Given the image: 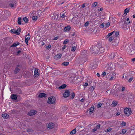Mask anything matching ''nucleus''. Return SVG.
Here are the masks:
<instances>
[{
    "label": "nucleus",
    "instance_id": "obj_1",
    "mask_svg": "<svg viewBox=\"0 0 135 135\" xmlns=\"http://www.w3.org/2000/svg\"><path fill=\"white\" fill-rule=\"evenodd\" d=\"M135 49V45L133 44L130 45L129 47L128 51L129 54H132L134 52V49Z\"/></svg>",
    "mask_w": 135,
    "mask_h": 135
},
{
    "label": "nucleus",
    "instance_id": "obj_2",
    "mask_svg": "<svg viewBox=\"0 0 135 135\" xmlns=\"http://www.w3.org/2000/svg\"><path fill=\"white\" fill-rule=\"evenodd\" d=\"M56 100V99L54 97H51L48 98L47 103L50 104H52L54 103Z\"/></svg>",
    "mask_w": 135,
    "mask_h": 135
},
{
    "label": "nucleus",
    "instance_id": "obj_3",
    "mask_svg": "<svg viewBox=\"0 0 135 135\" xmlns=\"http://www.w3.org/2000/svg\"><path fill=\"white\" fill-rule=\"evenodd\" d=\"M124 112L126 115L127 116H129L131 115L132 112L130 108H126L124 110Z\"/></svg>",
    "mask_w": 135,
    "mask_h": 135
},
{
    "label": "nucleus",
    "instance_id": "obj_4",
    "mask_svg": "<svg viewBox=\"0 0 135 135\" xmlns=\"http://www.w3.org/2000/svg\"><path fill=\"white\" fill-rule=\"evenodd\" d=\"M30 38V35L28 34L26 36L25 38V42L28 45V41Z\"/></svg>",
    "mask_w": 135,
    "mask_h": 135
},
{
    "label": "nucleus",
    "instance_id": "obj_5",
    "mask_svg": "<svg viewBox=\"0 0 135 135\" xmlns=\"http://www.w3.org/2000/svg\"><path fill=\"white\" fill-rule=\"evenodd\" d=\"M37 113V112L35 110H32L29 112L28 115L30 116H32L35 115Z\"/></svg>",
    "mask_w": 135,
    "mask_h": 135
},
{
    "label": "nucleus",
    "instance_id": "obj_6",
    "mask_svg": "<svg viewBox=\"0 0 135 135\" xmlns=\"http://www.w3.org/2000/svg\"><path fill=\"white\" fill-rule=\"evenodd\" d=\"M70 92L69 90H66L63 94V96L65 97H67L70 95Z\"/></svg>",
    "mask_w": 135,
    "mask_h": 135
},
{
    "label": "nucleus",
    "instance_id": "obj_7",
    "mask_svg": "<svg viewBox=\"0 0 135 135\" xmlns=\"http://www.w3.org/2000/svg\"><path fill=\"white\" fill-rule=\"evenodd\" d=\"M119 42V41L117 39H115L113 40L112 42V45L115 46H117Z\"/></svg>",
    "mask_w": 135,
    "mask_h": 135
},
{
    "label": "nucleus",
    "instance_id": "obj_8",
    "mask_svg": "<svg viewBox=\"0 0 135 135\" xmlns=\"http://www.w3.org/2000/svg\"><path fill=\"white\" fill-rule=\"evenodd\" d=\"M62 54H59L54 56V58L56 60H59L61 57Z\"/></svg>",
    "mask_w": 135,
    "mask_h": 135
},
{
    "label": "nucleus",
    "instance_id": "obj_9",
    "mask_svg": "<svg viewBox=\"0 0 135 135\" xmlns=\"http://www.w3.org/2000/svg\"><path fill=\"white\" fill-rule=\"evenodd\" d=\"M39 73L37 69H35L34 71V76L36 77H38L39 76Z\"/></svg>",
    "mask_w": 135,
    "mask_h": 135
},
{
    "label": "nucleus",
    "instance_id": "obj_10",
    "mask_svg": "<svg viewBox=\"0 0 135 135\" xmlns=\"http://www.w3.org/2000/svg\"><path fill=\"white\" fill-rule=\"evenodd\" d=\"M47 127L48 128L50 129H52L54 127V124L52 123H50L48 124Z\"/></svg>",
    "mask_w": 135,
    "mask_h": 135
},
{
    "label": "nucleus",
    "instance_id": "obj_11",
    "mask_svg": "<svg viewBox=\"0 0 135 135\" xmlns=\"http://www.w3.org/2000/svg\"><path fill=\"white\" fill-rule=\"evenodd\" d=\"M125 26H126V25L129 24L130 23V21L129 19L128 18H127L126 20V21L124 22Z\"/></svg>",
    "mask_w": 135,
    "mask_h": 135
},
{
    "label": "nucleus",
    "instance_id": "obj_12",
    "mask_svg": "<svg viewBox=\"0 0 135 135\" xmlns=\"http://www.w3.org/2000/svg\"><path fill=\"white\" fill-rule=\"evenodd\" d=\"M70 29V27L69 26H68L66 27H65L64 29V31H69Z\"/></svg>",
    "mask_w": 135,
    "mask_h": 135
},
{
    "label": "nucleus",
    "instance_id": "obj_13",
    "mask_svg": "<svg viewBox=\"0 0 135 135\" xmlns=\"http://www.w3.org/2000/svg\"><path fill=\"white\" fill-rule=\"evenodd\" d=\"M94 110V107H91L90 109L89 110V114H91L93 112V111Z\"/></svg>",
    "mask_w": 135,
    "mask_h": 135
},
{
    "label": "nucleus",
    "instance_id": "obj_14",
    "mask_svg": "<svg viewBox=\"0 0 135 135\" xmlns=\"http://www.w3.org/2000/svg\"><path fill=\"white\" fill-rule=\"evenodd\" d=\"M115 56V55L114 52H113L109 55V58L112 59Z\"/></svg>",
    "mask_w": 135,
    "mask_h": 135
},
{
    "label": "nucleus",
    "instance_id": "obj_15",
    "mask_svg": "<svg viewBox=\"0 0 135 135\" xmlns=\"http://www.w3.org/2000/svg\"><path fill=\"white\" fill-rule=\"evenodd\" d=\"M130 9L128 8H126L124 11V15H126L129 12V11Z\"/></svg>",
    "mask_w": 135,
    "mask_h": 135
},
{
    "label": "nucleus",
    "instance_id": "obj_16",
    "mask_svg": "<svg viewBox=\"0 0 135 135\" xmlns=\"http://www.w3.org/2000/svg\"><path fill=\"white\" fill-rule=\"evenodd\" d=\"M46 96V94L43 93H40L39 95V96L41 98L45 97Z\"/></svg>",
    "mask_w": 135,
    "mask_h": 135
},
{
    "label": "nucleus",
    "instance_id": "obj_17",
    "mask_svg": "<svg viewBox=\"0 0 135 135\" xmlns=\"http://www.w3.org/2000/svg\"><path fill=\"white\" fill-rule=\"evenodd\" d=\"M66 86V84H64L60 87H58V89H64Z\"/></svg>",
    "mask_w": 135,
    "mask_h": 135
},
{
    "label": "nucleus",
    "instance_id": "obj_18",
    "mask_svg": "<svg viewBox=\"0 0 135 135\" xmlns=\"http://www.w3.org/2000/svg\"><path fill=\"white\" fill-rule=\"evenodd\" d=\"M2 117L5 119H7L9 117V115L7 114H4L2 115Z\"/></svg>",
    "mask_w": 135,
    "mask_h": 135
},
{
    "label": "nucleus",
    "instance_id": "obj_19",
    "mask_svg": "<svg viewBox=\"0 0 135 135\" xmlns=\"http://www.w3.org/2000/svg\"><path fill=\"white\" fill-rule=\"evenodd\" d=\"M11 97L12 99L16 100L17 99V97L16 95L13 94L11 96Z\"/></svg>",
    "mask_w": 135,
    "mask_h": 135
},
{
    "label": "nucleus",
    "instance_id": "obj_20",
    "mask_svg": "<svg viewBox=\"0 0 135 135\" xmlns=\"http://www.w3.org/2000/svg\"><path fill=\"white\" fill-rule=\"evenodd\" d=\"M100 53L103 52L104 51V49L103 47H101L100 48L99 50Z\"/></svg>",
    "mask_w": 135,
    "mask_h": 135
},
{
    "label": "nucleus",
    "instance_id": "obj_21",
    "mask_svg": "<svg viewBox=\"0 0 135 135\" xmlns=\"http://www.w3.org/2000/svg\"><path fill=\"white\" fill-rule=\"evenodd\" d=\"M76 131L75 129H74L70 133V135H74L76 133Z\"/></svg>",
    "mask_w": 135,
    "mask_h": 135
},
{
    "label": "nucleus",
    "instance_id": "obj_22",
    "mask_svg": "<svg viewBox=\"0 0 135 135\" xmlns=\"http://www.w3.org/2000/svg\"><path fill=\"white\" fill-rule=\"evenodd\" d=\"M19 44L18 42L15 43L13 44L11 46V47H16L17 45H19Z\"/></svg>",
    "mask_w": 135,
    "mask_h": 135
},
{
    "label": "nucleus",
    "instance_id": "obj_23",
    "mask_svg": "<svg viewBox=\"0 0 135 135\" xmlns=\"http://www.w3.org/2000/svg\"><path fill=\"white\" fill-rule=\"evenodd\" d=\"M114 36H112L109 37L108 38V40L110 42H111L114 38Z\"/></svg>",
    "mask_w": 135,
    "mask_h": 135
},
{
    "label": "nucleus",
    "instance_id": "obj_24",
    "mask_svg": "<svg viewBox=\"0 0 135 135\" xmlns=\"http://www.w3.org/2000/svg\"><path fill=\"white\" fill-rule=\"evenodd\" d=\"M117 103V102L116 101H114L113 102L111 105L113 107H114L116 106Z\"/></svg>",
    "mask_w": 135,
    "mask_h": 135
},
{
    "label": "nucleus",
    "instance_id": "obj_25",
    "mask_svg": "<svg viewBox=\"0 0 135 135\" xmlns=\"http://www.w3.org/2000/svg\"><path fill=\"white\" fill-rule=\"evenodd\" d=\"M114 32L113 31L111 33H108L106 36V37L108 38H109V37H111L112 35L114 33Z\"/></svg>",
    "mask_w": 135,
    "mask_h": 135
},
{
    "label": "nucleus",
    "instance_id": "obj_26",
    "mask_svg": "<svg viewBox=\"0 0 135 135\" xmlns=\"http://www.w3.org/2000/svg\"><path fill=\"white\" fill-rule=\"evenodd\" d=\"M95 88V86H94L91 87L89 88V90L90 91H93L94 89Z\"/></svg>",
    "mask_w": 135,
    "mask_h": 135
},
{
    "label": "nucleus",
    "instance_id": "obj_27",
    "mask_svg": "<svg viewBox=\"0 0 135 135\" xmlns=\"http://www.w3.org/2000/svg\"><path fill=\"white\" fill-rule=\"evenodd\" d=\"M21 30L19 28L17 30H16V34L17 35H19L20 33L21 32Z\"/></svg>",
    "mask_w": 135,
    "mask_h": 135
},
{
    "label": "nucleus",
    "instance_id": "obj_28",
    "mask_svg": "<svg viewBox=\"0 0 135 135\" xmlns=\"http://www.w3.org/2000/svg\"><path fill=\"white\" fill-rule=\"evenodd\" d=\"M69 63V62H64L62 64V65L64 66H67L68 65Z\"/></svg>",
    "mask_w": 135,
    "mask_h": 135
},
{
    "label": "nucleus",
    "instance_id": "obj_29",
    "mask_svg": "<svg viewBox=\"0 0 135 135\" xmlns=\"http://www.w3.org/2000/svg\"><path fill=\"white\" fill-rule=\"evenodd\" d=\"M127 132V130L126 129H123L122 130V133H121L122 134H125Z\"/></svg>",
    "mask_w": 135,
    "mask_h": 135
},
{
    "label": "nucleus",
    "instance_id": "obj_30",
    "mask_svg": "<svg viewBox=\"0 0 135 135\" xmlns=\"http://www.w3.org/2000/svg\"><path fill=\"white\" fill-rule=\"evenodd\" d=\"M76 47L75 46H73L72 47L71 51L73 52L76 49Z\"/></svg>",
    "mask_w": 135,
    "mask_h": 135
},
{
    "label": "nucleus",
    "instance_id": "obj_31",
    "mask_svg": "<svg viewBox=\"0 0 135 135\" xmlns=\"http://www.w3.org/2000/svg\"><path fill=\"white\" fill-rule=\"evenodd\" d=\"M23 20L25 23H27L28 22V19L26 17H24L23 18Z\"/></svg>",
    "mask_w": 135,
    "mask_h": 135
},
{
    "label": "nucleus",
    "instance_id": "obj_32",
    "mask_svg": "<svg viewBox=\"0 0 135 135\" xmlns=\"http://www.w3.org/2000/svg\"><path fill=\"white\" fill-rule=\"evenodd\" d=\"M17 22L20 25L21 24V18L20 17H19L18 18Z\"/></svg>",
    "mask_w": 135,
    "mask_h": 135
},
{
    "label": "nucleus",
    "instance_id": "obj_33",
    "mask_svg": "<svg viewBox=\"0 0 135 135\" xmlns=\"http://www.w3.org/2000/svg\"><path fill=\"white\" fill-rule=\"evenodd\" d=\"M38 18L37 16H34L32 17V20H34L35 21H36Z\"/></svg>",
    "mask_w": 135,
    "mask_h": 135
},
{
    "label": "nucleus",
    "instance_id": "obj_34",
    "mask_svg": "<svg viewBox=\"0 0 135 135\" xmlns=\"http://www.w3.org/2000/svg\"><path fill=\"white\" fill-rule=\"evenodd\" d=\"M19 70V69L18 67H17L16 68L14 72L15 73H17Z\"/></svg>",
    "mask_w": 135,
    "mask_h": 135
},
{
    "label": "nucleus",
    "instance_id": "obj_35",
    "mask_svg": "<svg viewBox=\"0 0 135 135\" xmlns=\"http://www.w3.org/2000/svg\"><path fill=\"white\" fill-rule=\"evenodd\" d=\"M16 5L12 4H9V6L12 8H13L16 6Z\"/></svg>",
    "mask_w": 135,
    "mask_h": 135
},
{
    "label": "nucleus",
    "instance_id": "obj_36",
    "mask_svg": "<svg viewBox=\"0 0 135 135\" xmlns=\"http://www.w3.org/2000/svg\"><path fill=\"white\" fill-rule=\"evenodd\" d=\"M10 32L12 33H14L16 34V30L14 29L11 30L10 31Z\"/></svg>",
    "mask_w": 135,
    "mask_h": 135
},
{
    "label": "nucleus",
    "instance_id": "obj_37",
    "mask_svg": "<svg viewBox=\"0 0 135 135\" xmlns=\"http://www.w3.org/2000/svg\"><path fill=\"white\" fill-rule=\"evenodd\" d=\"M69 42V40L68 39H66L64 40V42L63 44H66Z\"/></svg>",
    "mask_w": 135,
    "mask_h": 135
},
{
    "label": "nucleus",
    "instance_id": "obj_38",
    "mask_svg": "<svg viewBox=\"0 0 135 135\" xmlns=\"http://www.w3.org/2000/svg\"><path fill=\"white\" fill-rule=\"evenodd\" d=\"M126 124V123L124 121H122L121 124V125L122 126H124Z\"/></svg>",
    "mask_w": 135,
    "mask_h": 135
},
{
    "label": "nucleus",
    "instance_id": "obj_39",
    "mask_svg": "<svg viewBox=\"0 0 135 135\" xmlns=\"http://www.w3.org/2000/svg\"><path fill=\"white\" fill-rule=\"evenodd\" d=\"M71 96L72 97L71 99H73L75 96V94L73 92L71 93Z\"/></svg>",
    "mask_w": 135,
    "mask_h": 135
},
{
    "label": "nucleus",
    "instance_id": "obj_40",
    "mask_svg": "<svg viewBox=\"0 0 135 135\" xmlns=\"http://www.w3.org/2000/svg\"><path fill=\"white\" fill-rule=\"evenodd\" d=\"M97 4V3L96 2H95L92 4V6L93 7H95Z\"/></svg>",
    "mask_w": 135,
    "mask_h": 135
},
{
    "label": "nucleus",
    "instance_id": "obj_41",
    "mask_svg": "<svg viewBox=\"0 0 135 135\" xmlns=\"http://www.w3.org/2000/svg\"><path fill=\"white\" fill-rule=\"evenodd\" d=\"M102 105V103H99L98 105H97V107L98 108H99Z\"/></svg>",
    "mask_w": 135,
    "mask_h": 135
},
{
    "label": "nucleus",
    "instance_id": "obj_42",
    "mask_svg": "<svg viewBox=\"0 0 135 135\" xmlns=\"http://www.w3.org/2000/svg\"><path fill=\"white\" fill-rule=\"evenodd\" d=\"M119 34V32H118L117 31L115 32V36L117 37V36Z\"/></svg>",
    "mask_w": 135,
    "mask_h": 135
},
{
    "label": "nucleus",
    "instance_id": "obj_43",
    "mask_svg": "<svg viewBox=\"0 0 135 135\" xmlns=\"http://www.w3.org/2000/svg\"><path fill=\"white\" fill-rule=\"evenodd\" d=\"M110 26V23L109 22L108 23L106 24V27L105 28H107L108 27Z\"/></svg>",
    "mask_w": 135,
    "mask_h": 135
},
{
    "label": "nucleus",
    "instance_id": "obj_44",
    "mask_svg": "<svg viewBox=\"0 0 135 135\" xmlns=\"http://www.w3.org/2000/svg\"><path fill=\"white\" fill-rule=\"evenodd\" d=\"M133 79V78L132 77H131L129 80L128 82L130 83L131 82Z\"/></svg>",
    "mask_w": 135,
    "mask_h": 135
},
{
    "label": "nucleus",
    "instance_id": "obj_45",
    "mask_svg": "<svg viewBox=\"0 0 135 135\" xmlns=\"http://www.w3.org/2000/svg\"><path fill=\"white\" fill-rule=\"evenodd\" d=\"M100 124L96 126V128L97 129H99L100 128Z\"/></svg>",
    "mask_w": 135,
    "mask_h": 135
},
{
    "label": "nucleus",
    "instance_id": "obj_46",
    "mask_svg": "<svg viewBox=\"0 0 135 135\" xmlns=\"http://www.w3.org/2000/svg\"><path fill=\"white\" fill-rule=\"evenodd\" d=\"M89 24V22L88 21L86 22L84 25L86 27V26H88Z\"/></svg>",
    "mask_w": 135,
    "mask_h": 135
},
{
    "label": "nucleus",
    "instance_id": "obj_47",
    "mask_svg": "<svg viewBox=\"0 0 135 135\" xmlns=\"http://www.w3.org/2000/svg\"><path fill=\"white\" fill-rule=\"evenodd\" d=\"M51 47V46L50 45H49L48 46H46V48L47 49L50 48Z\"/></svg>",
    "mask_w": 135,
    "mask_h": 135
},
{
    "label": "nucleus",
    "instance_id": "obj_48",
    "mask_svg": "<svg viewBox=\"0 0 135 135\" xmlns=\"http://www.w3.org/2000/svg\"><path fill=\"white\" fill-rule=\"evenodd\" d=\"M106 3L108 4H109L110 3L111 0H106Z\"/></svg>",
    "mask_w": 135,
    "mask_h": 135
},
{
    "label": "nucleus",
    "instance_id": "obj_49",
    "mask_svg": "<svg viewBox=\"0 0 135 135\" xmlns=\"http://www.w3.org/2000/svg\"><path fill=\"white\" fill-rule=\"evenodd\" d=\"M111 128H109L107 129V131L108 132H109L111 131Z\"/></svg>",
    "mask_w": 135,
    "mask_h": 135
},
{
    "label": "nucleus",
    "instance_id": "obj_50",
    "mask_svg": "<svg viewBox=\"0 0 135 135\" xmlns=\"http://www.w3.org/2000/svg\"><path fill=\"white\" fill-rule=\"evenodd\" d=\"M114 79V77L113 76H112L109 79L110 80H112Z\"/></svg>",
    "mask_w": 135,
    "mask_h": 135
},
{
    "label": "nucleus",
    "instance_id": "obj_51",
    "mask_svg": "<svg viewBox=\"0 0 135 135\" xmlns=\"http://www.w3.org/2000/svg\"><path fill=\"white\" fill-rule=\"evenodd\" d=\"M104 24L103 23H102L100 25V27L102 28H103L104 27Z\"/></svg>",
    "mask_w": 135,
    "mask_h": 135
},
{
    "label": "nucleus",
    "instance_id": "obj_52",
    "mask_svg": "<svg viewBox=\"0 0 135 135\" xmlns=\"http://www.w3.org/2000/svg\"><path fill=\"white\" fill-rule=\"evenodd\" d=\"M66 45H64V46L62 47V50H64V49L66 48Z\"/></svg>",
    "mask_w": 135,
    "mask_h": 135
},
{
    "label": "nucleus",
    "instance_id": "obj_53",
    "mask_svg": "<svg viewBox=\"0 0 135 135\" xmlns=\"http://www.w3.org/2000/svg\"><path fill=\"white\" fill-rule=\"evenodd\" d=\"M106 74V72H104L102 73V75H103V76H105Z\"/></svg>",
    "mask_w": 135,
    "mask_h": 135
},
{
    "label": "nucleus",
    "instance_id": "obj_54",
    "mask_svg": "<svg viewBox=\"0 0 135 135\" xmlns=\"http://www.w3.org/2000/svg\"><path fill=\"white\" fill-rule=\"evenodd\" d=\"M58 36H56L55 37L54 39V40H57L58 38Z\"/></svg>",
    "mask_w": 135,
    "mask_h": 135
},
{
    "label": "nucleus",
    "instance_id": "obj_55",
    "mask_svg": "<svg viewBox=\"0 0 135 135\" xmlns=\"http://www.w3.org/2000/svg\"><path fill=\"white\" fill-rule=\"evenodd\" d=\"M65 17V15L64 14H63L61 16V18H63Z\"/></svg>",
    "mask_w": 135,
    "mask_h": 135
},
{
    "label": "nucleus",
    "instance_id": "obj_56",
    "mask_svg": "<svg viewBox=\"0 0 135 135\" xmlns=\"http://www.w3.org/2000/svg\"><path fill=\"white\" fill-rule=\"evenodd\" d=\"M21 52V51L20 50H19L16 52V54L17 55H18Z\"/></svg>",
    "mask_w": 135,
    "mask_h": 135
},
{
    "label": "nucleus",
    "instance_id": "obj_57",
    "mask_svg": "<svg viewBox=\"0 0 135 135\" xmlns=\"http://www.w3.org/2000/svg\"><path fill=\"white\" fill-rule=\"evenodd\" d=\"M84 86H87L88 85V83H85L84 84Z\"/></svg>",
    "mask_w": 135,
    "mask_h": 135
},
{
    "label": "nucleus",
    "instance_id": "obj_58",
    "mask_svg": "<svg viewBox=\"0 0 135 135\" xmlns=\"http://www.w3.org/2000/svg\"><path fill=\"white\" fill-rule=\"evenodd\" d=\"M97 75L98 77H99L100 76V75L99 73H97Z\"/></svg>",
    "mask_w": 135,
    "mask_h": 135
},
{
    "label": "nucleus",
    "instance_id": "obj_59",
    "mask_svg": "<svg viewBox=\"0 0 135 135\" xmlns=\"http://www.w3.org/2000/svg\"><path fill=\"white\" fill-rule=\"evenodd\" d=\"M103 10V8H100V9H98V11H102Z\"/></svg>",
    "mask_w": 135,
    "mask_h": 135
},
{
    "label": "nucleus",
    "instance_id": "obj_60",
    "mask_svg": "<svg viewBox=\"0 0 135 135\" xmlns=\"http://www.w3.org/2000/svg\"><path fill=\"white\" fill-rule=\"evenodd\" d=\"M117 1L118 2H123L124 1V0H117Z\"/></svg>",
    "mask_w": 135,
    "mask_h": 135
},
{
    "label": "nucleus",
    "instance_id": "obj_61",
    "mask_svg": "<svg viewBox=\"0 0 135 135\" xmlns=\"http://www.w3.org/2000/svg\"><path fill=\"white\" fill-rule=\"evenodd\" d=\"M120 113L119 112H117L116 114V115L117 116H118L119 115H120Z\"/></svg>",
    "mask_w": 135,
    "mask_h": 135
},
{
    "label": "nucleus",
    "instance_id": "obj_62",
    "mask_svg": "<svg viewBox=\"0 0 135 135\" xmlns=\"http://www.w3.org/2000/svg\"><path fill=\"white\" fill-rule=\"evenodd\" d=\"M133 26H134L133 28H134V31L135 32V23L134 24Z\"/></svg>",
    "mask_w": 135,
    "mask_h": 135
},
{
    "label": "nucleus",
    "instance_id": "obj_63",
    "mask_svg": "<svg viewBox=\"0 0 135 135\" xmlns=\"http://www.w3.org/2000/svg\"><path fill=\"white\" fill-rule=\"evenodd\" d=\"M125 90V87H123L122 89V91H124Z\"/></svg>",
    "mask_w": 135,
    "mask_h": 135
},
{
    "label": "nucleus",
    "instance_id": "obj_64",
    "mask_svg": "<svg viewBox=\"0 0 135 135\" xmlns=\"http://www.w3.org/2000/svg\"><path fill=\"white\" fill-rule=\"evenodd\" d=\"M85 4H83L82 6V8H83L84 7H85Z\"/></svg>",
    "mask_w": 135,
    "mask_h": 135
}]
</instances>
